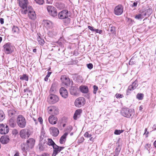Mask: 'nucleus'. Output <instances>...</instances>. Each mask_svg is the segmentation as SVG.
<instances>
[{"label": "nucleus", "instance_id": "nucleus-1", "mask_svg": "<svg viewBox=\"0 0 156 156\" xmlns=\"http://www.w3.org/2000/svg\"><path fill=\"white\" fill-rule=\"evenodd\" d=\"M35 143V140L33 138H30L28 139L26 143H24L21 145V148L23 155H27V152H29L30 149L34 147Z\"/></svg>", "mask_w": 156, "mask_h": 156}, {"label": "nucleus", "instance_id": "nucleus-2", "mask_svg": "<svg viewBox=\"0 0 156 156\" xmlns=\"http://www.w3.org/2000/svg\"><path fill=\"white\" fill-rule=\"evenodd\" d=\"M3 51L6 54H11L13 51L14 46L10 42L5 43L3 46Z\"/></svg>", "mask_w": 156, "mask_h": 156}, {"label": "nucleus", "instance_id": "nucleus-3", "mask_svg": "<svg viewBox=\"0 0 156 156\" xmlns=\"http://www.w3.org/2000/svg\"><path fill=\"white\" fill-rule=\"evenodd\" d=\"M16 122L18 126L21 128L25 127L26 121L24 117L21 115H19L16 118Z\"/></svg>", "mask_w": 156, "mask_h": 156}, {"label": "nucleus", "instance_id": "nucleus-4", "mask_svg": "<svg viewBox=\"0 0 156 156\" xmlns=\"http://www.w3.org/2000/svg\"><path fill=\"white\" fill-rule=\"evenodd\" d=\"M134 110L126 108L122 109L121 111V114L123 116L127 118H129L132 114L134 113Z\"/></svg>", "mask_w": 156, "mask_h": 156}, {"label": "nucleus", "instance_id": "nucleus-5", "mask_svg": "<svg viewBox=\"0 0 156 156\" xmlns=\"http://www.w3.org/2000/svg\"><path fill=\"white\" fill-rule=\"evenodd\" d=\"M47 9L48 14L50 16L54 17L57 16L58 12L57 9L55 7L52 5H48Z\"/></svg>", "mask_w": 156, "mask_h": 156}, {"label": "nucleus", "instance_id": "nucleus-6", "mask_svg": "<svg viewBox=\"0 0 156 156\" xmlns=\"http://www.w3.org/2000/svg\"><path fill=\"white\" fill-rule=\"evenodd\" d=\"M85 99L83 97H80L77 98L75 101L74 104L77 107H80L83 106L85 103Z\"/></svg>", "mask_w": 156, "mask_h": 156}, {"label": "nucleus", "instance_id": "nucleus-7", "mask_svg": "<svg viewBox=\"0 0 156 156\" xmlns=\"http://www.w3.org/2000/svg\"><path fill=\"white\" fill-rule=\"evenodd\" d=\"M138 81L136 80L131 85H130L128 87L126 91V94L129 95L131 93V92L135 89L138 86Z\"/></svg>", "mask_w": 156, "mask_h": 156}, {"label": "nucleus", "instance_id": "nucleus-8", "mask_svg": "<svg viewBox=\"0 0 156 156\" xmlns=\"http://www.w3.org/2000/svg\"><path fill=\"white\" fill-rule=\"evenodd\" d=\"M28 15L29 19L32 20H35L36 19V14L31 6L28 7Z\"/></svg>", "mask_w": 156, "mask_h": 156}, {"label": "nucleus", "instance_id": "nucleus-9", "mask_svg": "<svg viewBox=\"0 0 156 156\" xmlns=\"http://www.w3.org/2000/svg\"><path fill=\"white\" fill-rule=\"evenodd\" d=\"M70 16V13L67 10H64L59 12L58 14V17L60 19L66 18Z\"/></svg>", "mask_w": 156, "mask_h": 156}, {"label": "nucleus", "instance_id": "nucleus-10", "mask_svg": "<svg viewBox=\"0 0 156 156\" xmlns=\"http://www.w3.org/2000/svg\"><path fill=\"white\" fill-rule=\"evenodd\" d=\"M59 98L58 97L54 94H50L48 98L49 102L51 104H54L58 101Z\"/></svg>", "mask_w": 156, "mask_h": 156}, {"label": "nucleus", "instance_id": "nucleus-11", "mask_svg": "<svg viewBox=\"0 0 156 156\" xmlns=\"http://www.w3.org/2000/svg\"><path fill=\"white\" fill-rule=\"evenodd\" d=\"M60 80L62 83L67 86L70 85L71 81L69 78L66 76L62 75L60 78Z\"/></svg>", "mask_w": 156, "mask_h": 156}, {"label": "nucleus", "instance_id": "nucleus-12", "mask_svg": "<svg viewBox=\"0 0 156 156\" xmlns=\"http://www.w3.org/2000/svg\"><path fill=\"white\" fill-rule=\"evenodd\" d=\"M9 128L8 126L4 124H0V133L2 134H5L8 133Z\"/></svg>", "mask_w": 156, "mask_h": 156}, {"label": "nucleus", "instance_id": "nucleus-13", "mask_svg": "<svg viewBox=\"0 0 156 156\" xmlns=\"http://www.w3.org/2000/svg\"><path fill=\"white\" fill-rule=\"evenodd\" d=\"M123 7L121 5L116 6L114 9V13L116 15H120L123 12Z\"/></svg>", "mask_w": 156, "mask_h": 156}, {"label": "nucleus", "instance_id": "nucleus-14", "mask_svg": "<svg viewBox=\"0 0 156 156\" xmlns=\"http://www.w3.org/2000/svg\"><path fill=\"white\" fill-rule=\"evenodd\" d=\"M59 92L61 95L64 98H67L68 96V93L67 90L64 87H61L59 90Z\"/></svg>", "mask_w": 156, "mask_h": 156}, {"label": "nucleus", "instance_id": "nucleus-15", "mask_svg": "<svg viewBox=\"0 0 156 156\" xmlns=\"http://www.w3.org/2000/svg\"><path fill=\"white\" fill-rule=\"evenodd\" d=\"M51 134L55 137L57 136L59 133V131L58 129L55 127H51L50 129Z\"/></svg>", "mask_w": 156, "mask_h": 156}, {"label": "nucleus", "instance_id": "nucleus-16", "mask_svg": "<svg viewBox=\"0 0 156 156\" xmlns=\"http://www.w3.org/2000/svg\"><path fill=\"white\" fill-rule=\"evenodd\" d=\"M9 141V137L7 135L3 136L0 138V141L2 144H7Z\"/></svg>", "mask_w": 156, "mask_h": 156}, {"label": "nucleus", "instance_id": "nucleus-17", "mask_svg": "<svg viewBox=\"0 0 156 156\" xmlns=\"http://www.w3.org/2000/svg\"><path fill=\"white\" fill-rule=\"evenodd\" d=\"M146 16V13L143 10H140L139 13L135 16V18L138 20H141Z\"/></svg>", "mask_w": 156, "mask_h": 156}, {"label": "nucleus", "instance_id": "nucleus-18", "mask_svg": "<svg viewBox=\"0 0 156 156\" xmlns=\"http://www.w3.org/2000/svg\"><path fill=\"white\" fill-rule=\"evenodd\" d=\"M73 80L76 83H80L83 82V79L82 77L80 75H75L73 76Z\"/></svg>", "mask_w": 156, "mask_h": 156}, {"label": "nucleus", "instance_id": "nucleus-19", "mask_svg": "<svg viewBox=\"0 0 156 156\" xmlns=\"http://www.w3.org/2000/svg\"><path fill=\"white\" fill-rule=\"evenodd\" d=\"M58 119L57 118L53 115L50 116L48 118L49 122L51 124H56Z\"/></svg>", "mask_w": 156, "mask_h": 156}, {"label": "nucleus", "instance_id": "nucleus-20", "mask_svg": "<svg viewBox=\"0 0 156 156\" xmlns=\"http://www.w3.org/2000/svg\"><path fill=\"white\" fill-rule=\"evenodd\" d=\"M47 143L46 142H43V141L41 140V143H40L38 145L39 149L40 151H44L47 147Z\"/></svg>", "mask_w": 156, "mask_h": 156}, {"label": "nucleus", "instance_id": "nucleus-21", "mask_svg": "<svg viewBox=\"0 0 156 156\" xmlns=\"http://www.w3.org/2000/svg\"><path fill=\"white\" fill-rule=\"evenodd\" d=\"M43 22L44 25L47 29H49L52 27L53 25L52 22L48 20H44Z\"/></svg>", "mask_w": 156, "mask_h": 156}, {"label": "nucleus", "instance_id": "nucleus-22", "mask_svg": "<svg viewBox=\"0 0 156 156\" xmlns=\"http://www.w3.org/2000/svg\"><path fill=\"white\" fill-rule=\"evenodd\" d=\"M20 6L23 9L27 8V0H18Z\"/></svg>", "mask_w": 156, "mask_h": 156}, {"label": "nucleus", "instance_id": "nucleus-23", "mask_svg": "<svg viewBox=\"0 0 156 156\" xmlns=\"http://www.w3.org/2000/svg\"><path fill=\"white\" fill-rule=\"evenodd\" d=\"M57 88V86L56 83H53L52 84L49 93L50 94L55 93L56 91Z\"/></svg>", "mask_w": 156, "mask_h": 156}, {"label": "nucleus", "instance_id": "nucleus-24", "mask_svg": "<svg viewBox=\"0 0 156 156\" xmlns=\"http://www.w3.org/2000/svg\"><path fill=\"white\" fill-rule=\"evenodd\" d=\"M53 151L51 156H56L60 152V150H59L58 146L56 144L53 146Z\"/></svg>", "mask_w": 156, "mask_h": 156}, {"label": "nucleus", "instance_id": "nucleus-25", "mask_svg": "<svg viewBox=\"0 0 156 156\" xmlns=\"http://www.w3.org/2000/svg\"><path fill=\"white\" fill-rule=\"evenodd\" d=\"M80 91L83 94H87L88 93V87L85 85H81L79 88Z\"/></svg>", "mask_w": 156, "mask_h": 156}, {"label": "nucleus", "instance_id": "nucleus-26", "mask_svg": "<svg viewBox=\"0 0 156 156\" xmlns=\"http://www.w3.org/2000/svg\"><path fill=\"white\" fill-rule=\"evenodd\" d=\"M78 88L74 86H72L70 88V92L71 94L76 95L77 94Z\"/></svg>", "mask_w": 156, "mask_h": 156}, {"label": "nucleus", "instance_id": "nucleus-27", "mask_svg": "<svg viewBox=\"0 0 156 156\" xmlns=\"http://www.w3.org/2000/svg\"><path fill=\"white\" fill-rule=\"evenodd\" d=\"M16 110L13 108L9 110L8 111L9 116L10 117L15 116L16 114Z\"/></svg>", "mask_w": 156, "mask_h": 156}, {"label": "nucleus", "instance_id": "nucleus-28", "mask_svg": "<svg viewBox=\"0 0 156 156\" xmlns=\"http://www.w3.org/2000/svg\"><path fill=\"white\" fill-rule=\"evenodd\" d=\"M23 93L24 94H27V96H31L32 94V91L30 89L29 87L24 89Z\"/></svg>", "mask_w": 156, "mask_h": 156}, {"label": "nucleus", "instance_id": "nucleus-29", "mask_svg": "<svg viewBox=\"0 0 156 156\" xmlns=\"http://www.w3.org/2000/svg\"><path fill=\"white\" fill-rule=\"evenodd\" d=\"M68 134V133H65L61 137L59 140V142L61 144H63L65 142V141L66 140V137Z\"/></svg>", "mask_w": 156, "mask_h": 156}, {"label": "nucleus", "instance_id": "nucleus-30", "mask_svg": "<svg viewBox=\"0 0 156 156\" xmlns=\"http://www.w3.org/2000/svg\"><path fill=\"white\" fill-rule=\"evenodd\" d=\"M8 124L9 126L12 128L14 127L16 125V122L12 117L9 120Z\"/></svg>", "mask_w": 156, "mask_h": 156}, {"label": "nucleus", "instance_id": "nucleus-31", "mask_svg": "<svg viewBox=\"0 0 156 156\" xmlns=\"http://www.w3.org/2000/svg\"><path fill=\"white\" fill-rule=\"evenodd\" d=\"M82 112V110L79 109L76 110L74 113L73 116V119L75 120H76L77 119V116L79 115Z\"/></svg>", "mask_w": 156, "mask_h": 156}, {"label": "nucleus", "instance_id": "nucleus-32", "mask_svg": "<svg viewBox=\"0 0 156 156\" xmlns=\"http://www.w3.org/2000/svg\"><path fill=\"white\" fill-rule=\"evenodd\" d=\"M20 137L22 139H26V129H23L21 130L20 133Z\"/></svg>", "mask_w": 156, "mask_h": 156}, {"label": "nucleus", "instance_id": "nucleus-33", "mask_svg": "<svg viewBox=\"0 0 156 156\" xmlns=\"http://www.w3.org/2000/svg\"><path fill=\"white\" fill-rule=\"evenodd\" d=\"M12 31L13 33L18 34L19 33L20 30L18 27L13 26L12 28Z\"/></svg>", "mask_w": 156, "mask_h": 156}, {"label": "nucleus", "instance_id": "nucleus-34", "mask_svg": "<svg viewBox=\"0 0 156 156\" xmlns=\"http://www.w3.org/2000/svg\"><path fill=\"white\" fill-rule=\"evenodd\" d=\"M20 79L21 80H25L26 81H28L29 80V77L28 75L26 74H23L22 76H20Z\"/></svg>", "mask_w": 156, "mask_h": 156}, {"label": "nucleus", "instance_id": "nucleus-35", "mask_svg": "<svg viewBox=\"0 0 156 156\" xmlns=\"http://www.w3.org/2000/svg\"><path fill=\"white\" fill-rule=\"evenodd\" d=\"M46 143H47V145L48 144L49 146H52V147H53V146H54L55 144H56L54 141L50 138L48 139V142Z\"/></svg>", "mask_w": 156, "mask_h": 156}, {"label": "nucleus", "instance_id": "nucleus-36", "mask_svg": "<svg viewBox=\"0 0 156 156\" xmlns=\"http://www.w3.org/2000/svg\"><path fill=\"white\" fill-rule=\"evenodd\" d=\"M5 115L4 112L0 110V122H2L5 119Z\"/></svg>", "mask_w": 156, "mask_h": 156}, {"label": "nucleus", "instance_id": "nucleus-37", "mask_svg": "<svg viewBox=\"0 0 156 156\" xmlns=\"http://www.w3.org/2000/svg\"><path fill=\"white\" fill-rule=\"evenodd\" d=\"M37 40L39 44L41 45H43L45 42L44 41L43 39H42V38H41L40 36L39 35H38V37H37Z\"/></svg>", "mask_w": 156, "mask_h": 156}, {"label": "nucleus", "instance_id": "nucleus-38", "mask_svg": "<svg viewBox=\"0 0 156 156\" xmlns=\"http://www.w3.org/2000/svg\"><path fill=\"white\" fill-rule=\"evenodd\" d=\"M144 12L146 13V16L147 15L149 16L152 13V9H148L144 11Z\"/></svg>", "mask_w": 156, "mask_h": 156}, {"label": "nucleus", "instance_id": "nucleus-39", "mask_svg": "<svg viewBox=\"0 0 156 156\" xmlns=\"http://www.w3.org/2000/svg\"><path fill=\"white\" fill-rule=\"evenodd\" d=\"M144 95L142 93H138L136 95V98L139 100H142L143 99Z\"/></svg>", "mask_w": 156, "mask_h": 156}, {"label": "nucleus", "instance_id": "nucleus-40", "mask_svg": "<svg viewBox=\"0 0 156 156\" xmlns=\"http://www.w3.org/2000/svg\"><path fill=\"white\" fill-rule=\"evenodd\" d=\"M55 106H51L48 107V109L49 112V113L52 114V112L54 111V110H55Z\"/></svg>", "mask_w": 156, "mask_h": 156}, {"label": "nucleus", "instance_id": "nucleus-41", "mask_svg": "<svg viewBox=\"0 0 156 156\" xmlns=\"http://www.w3.org/2000/svg\"><path fill=\"white\" fill-rule=\"evenodd\" d=\"M63 21L65 23L66 25H68L70 23V19L67 17L66 18H64L63 19Z\"/></svg>", "mask_w": 156, "mask_h": 156}, {"label": "nucleus", "instance_id": "nucleus-42", "mask_svg": "<svg viewBox=\"0 0 156 156\" xmlns=\"http://www.w3.org/2000/svg\"><path fill=\"white\" fill-rule=\"evenodd\" d=\"M124 130H118V129H115V130L114 133L115 135H119L122 133H123L124 132Z\"/></svg>", "mask_w": 156, "mask_h": 156}, {"label": "nucleus", "instance_id": "nucleus-43", "mask_svg": "<svg viewBox=\"0 0 156 156\" xmlns=\"http://www.w3.org/2000/svg\"><path fill=\"white\" fill-rule=\"evenodd\" d=\"M136 63L135 60V58L134 57H132L130 59L129 62V64L130 65H133V64H135Z\"/></svg>", "mask_w": 156, "mask_h": 156}, {"label": "nucleus", "instance_id": "nucleus-44", "mask_svg": "<svg viewBox=\"0 0 156 156\" xmlns=\"http://www.w3.org/2000/svg\"><path fill=\"white\" fill-rule=\"evenodd\" d=\"M109 30L110 32H111L112 34H115V28L114 27H111L109 28Z\"/></svg>", "mask_w": 156, "mask_h": 156}, {"label": "nucleus", "instance_id": "nucleus-45", "mask_svg": "<svg viewBox=\"0 0 156 156\" xmlns=\"http://www.w3.org/2000/svg\"><path fill=\"white\" fill-rule=\"evenodd\" d=\"M36 3L38 4L39 5H43L44 2V0H34Z\"/></svg>", "mask_w": 156, "mask_h": 156}, {"label": "nucleus", "instance_id": "nucleus-46", "mask_svg": "<svg viewBox=\"0 0 156 156\" xmlns=\"http://www.w3.org/2000/svg\"><path fill=\"white\" fill-rule=\"evenodd\" d=\"M151 147V144H145V148L148 151H149L150 149V147Z\"/></svg>", "mask_w": 156, "mask_h": 156}, {"label": "nucleus", "instance_id": "nucleus-47", "mask_svg": "<svg viewBox=\"0 0 156 156\" xmlns=\"http://www.w3.org/2000/svg\"><path fill=\"white\" fill-rule=\"evenodd\" d=\"M58 113V109L55 107V110L52 112V114L54 115H57Z\"/></svg>", "mask_w": 156, "mask_h": 156}, {"label": "nucleus", "instance_id": "nucleus-48", "mask_svg": "<svg viewBox=\"0 0 156 156\" xmlns=\"http://www.w3.org/2000/svg\"><path fill=\"white\" fill-rule=\"evenodd\" d=\"M12 133L13 135L16 136L18 133V131L16 129H14L12 130Z\"/></svg>", "mask_w": 156, "mask_h": 156}, {"label": "nucleus", "instance_id": "nucleus-49", "mask_svg": "<svg viewBox=\"0 0 156 156\" xmlns=\"http://www.w3.org/2000/svg\"><path fill=\"white\" fill-rule=\"evenodd\" d=\"M127 22L130 24H132L134 22L133 20L130 18H127Z\"/></svg>", "mask_w": 156, "mask_h": 156}, {"label": "nucleus", "instance_id": "nucleus-50", "mask_svg": "<svg viewBox=\"0 0 156 156\" xmlns=\"http://www.w3.org/2000/svg\"><path fill=\"white\" fill-rule=\"evenodd\" d=\"M93 88H94L93 93L94 94H96V92L98 89V87L97 86H96L95 85H94L93 86Z\"/></svg>", "mask_w": 156, "mask_h": 156}, {"label": "nucleus", "instance_id": "nucleus-51", "mask_svg": "<svg viewBox=\"0 0 156 156\" xmlns=\"http://www.w3.org/2000/svg\"><path fill=\"white\" fill-rule=\"evenodd\" d=\"M44 137V135H41L40 136V143H41V140L42 141H43V142H45L46 140L45 139H44L43 137Z\"/></svg>", "mask_w": 156, "mask_h": 156}, {"label": "nucleus", "instance_id": "nucleus-52", "mask_svg": "<svg viewBox=\"0 0 156 156\" xmlns=\"http://www.w3.org/2000/svg\"><path fill=\"white\" fill-rule=\"evenodd\" d=\"M88 29L91 30L92 32H95L96 29L93 27L88 26Z\"/></svg>", "mask_w": 156, "mask_h": 156}, {"label": "nucleus", "instance_id": "nucleus-53", "mask_svg": "<svg viewBox=\"0 0 156 156\" xmlns=\"http://www.w3.org/2000/svg\"><path fill=\"white\" fill-rule=\"evenodd\" d=\"M30 135V132L29 130H27V131L26 130V137L27 138H28L29 137V136Z\"/></svg>", "mask_w": 156, "mask_h": 156}, {"label": "nucleus", "instance_id": "nucleus-54", "mask_svg": "<svg viewBox=\"0 0 156 156\" xmlns=\"http://www.w3.org/2000/svg\"><path fill=\"white\" fill-rule=\"evenodd\" d=\"M116 96L117 98H122L123 97V95L120 94H116Z\"/></svg>", "mask_w": 156, "mask_h": 156}, {"label": "nucleus", "instance_id": "nucleus-55", "mask_svg": "<svg viewBox=\"0 0 156 156\" xmlns=\"http://www.w3.org/2000/svg\"><path fill=\"white\" fill-rule=\"evenodd\" d=\"M95 33H98L99 34H101L102 32V31L101 30L96 29L95 30Z\"/></svg>", "mask_w": 156, "mask_h": 156}, {"label": "nucleus", "instance_id": "nucleus-56", "mask_svg": "<svg viewBox=\"0 0 156 156\" xmlns=\"http://www.w3.org/2000/svg\"><path fill=\"white\" fill-rule=\"evenodd\" d=\"M38 120L41 124L43 123V119L41 117H39L38 119Z\"/></svg>", "mask_w": 156, "mask_h": 156}, {"label": "nucleus", "instance_id": "nucleus-57", "mask_svg": "<svg viewBox=\"0 0 156 156\" xmlns=\"http://www.w3.org/2000/svg\"><path fill=\"white\" fill-rule=\"evenodd\" d=\"M84 140V138L83 137H81L79 140V142L80 143H82V142Z\"/></svg>", "mask_w": 156, "mask_h": 156}, {"label": "nucleus", "instance_id": "nucleus-58", "mask_svg": "<svg viewBox=\"0 0 156 156\" xmlns=\"http://www.w3.org/2000/svg\"><path fill=\"white\" fill-rule=\"evenodd\" d=\"M41 156H50V154L47 153H44L41 155Z\"/></svg>", "mask_w": 156, "mask_h": 156}, {"label": "nucleus", "instance_id": "nucleus-59", "mask_svg": "<svg viewBox=\"0 0 156 156\" xmlns=\"http://www.w3.org/2000/svg\"><path fill=\"white\" fill-rule=\"evenodd\" d=\"M46 3L48 4H52L53 2L52 0H46Z\"/></svg>", "mask_w": 156, "mask_h": 156}, {"label": "nucleus", "instance_id": "nucleus-60", "mask_svg": "<svg viewBox=\"0 0 156 156\" xmlns=\"http://www.w3.org/2000/svg\"><path fill=\"white\" fill-rule=\"evenodd\" d=\"M93 65L91 63H89L88 64V69H91L93 68Z\"/></svg>", "mask_w": 156, "mask_h": 156}, {"label": "nucleus", "instance_id": "nucleus-61", "mask_svg": "<svg viewBox=\"0 0 156 156\" xmlns=\"http://www.w3.org/2000/svg\"><path fill=\"white\" fill-rule=\"evenodd\" d=\"M78 54V53L77 51H74L73 52V55L75 56H77Z\"/></svg>", "mask_w": 156, "mask_h": 156}, {"label": "nucleus", "instance_id": "nucleus-62", "mask_svg": "<svg viewBox=\"0 0 156 156\" xmlns=\"http://www.w3.org/2000/svg\"><path fill=\"white\" fill-rule=\"evenodd\" d=\"M0 22L1 24H2L4 23V19L2 18H0Z\"/></svg>", "mask_w": 156, "mask_h": 156}, {"label": "nucleus", "instance_id": "nucleus-63", "mask_svg": "<svg viewBox=\"0 0 156 156\" xmlns=\"http://www.w3.org/2000/svg\"><path fill=\"white\" fill-rule=\"evenodd\" d=\"M26 9H25L23 11H22L23 12V13L24 14H26L27 13V11H28V9H27V8H26Z\"/></svg>", "mask_w": 156, "mask_h": 156}, {"label": "nucleus", "instance_id": "nucleus-64", "mask_svg": "<svg viewBox=\"0 0 156 156\" xmlns=\"http://www.w3.org/2000/svg\"><path fill=\"white\" fill-rule=\"evenodd\" d=\"M67 129L69 131H71L73 129V127L72 126H69L68 127Z\"/></svg>", "mask_w": 156, "mask_h": 156}]
</instances>
